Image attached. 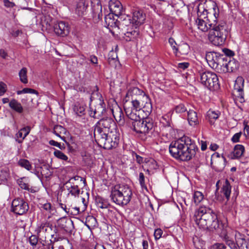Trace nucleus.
Masks as SVG:
<instances>
[{
    "label": "nucleus",
    "mask_w": 249,
    "mask_h": 249,
    "mask_svg": "<svg viewBox=\"0 0 249 249\" xmlns=\"http://www.w3.org/2000/svg\"><path fill=\"white\" fill-rule=\"evenodd\" d=\"M211 249H227V247L221 243H216L212 246Z\"/></svg>",
    "instance_id": "nucleus-49"
},
{
    "label": "nucleus",
    "mask_w": 249,
    "mask_h": 249,
    "mask_svg": "<svg viewBox=\"0 0 249 249\" xmlns=\"http://www.w3.org/2000/svg\"><path fill=\"white\" fill-rule=\"evenodd\" d=\"M148 242L146 240H143L142 241V249H148Z\"/></svg>",
    "instance_id": "nucleus-64"
},
{
    "label": "nucleus",
    "mask_w": 249,
    "mask_h": 249,
    "mask_svg": "<svg viewBox=\"0 0 249 249\" xmlns=\"http://www.w3.org/2000/svg\"><path fill=\"white\" fill-rule=\"evenodd\" d=\"M108 7L110 12L116 16L119 17L122 14L123 6L119 1L110 0Z\"/></svg>",
    "instance_id": "nucleus-21"
},
{
    "label": "nucleus",
    "mask_w": 249,
    "mask_h": 249,
    "mask_svg": "<svg viewBox=\"0 0 249 249\" xmlns=\"http://www.w3.org/2000/svg\"><path fill=\"white\" fill-rule=\"evenodd\" d=\"M57 224L58 227L67 232H70L73 228V225L72 220L69 218L62 217L59 218Z\"/></svg>",
    "instance_id": "nucleus-19"
},
{
    "label": "nucleus",
    "mask_w": 249,
    "mask_h": 249,
    "mask_svg": "<svg viewBox=\"0 0 249 249\" xmlns=\"http://www.w3.org/2000/svg\"><path fill=\"white\" fill-rule=\"evenodd\" d=\"M18 164L28 171L31 170L32 168V164L29 161L24 159H20L18 162Z\"/></svg>",
    "instance_id": "nucleus-38"
},
{
    "label": "nucleus",
    "mask_w": 249,
    "mask_h": 249,
    "mask_svg": "<svg viewBox=\"0 0 249 249\" xmlns=\"http://www.w3.org/2000/svg\"><path fill=\"white\" fill-rule=\"evenodd\" d=\"M145 20V15L141 10H135L133 12L132 21L135 26L138 27L143 24Z\"/></svg>",
    "instance_id": "nucleus-22"
},
{
    "label": "nucleus",
    "mask_w": 249,
    "mask_h": 249,
    "mask_svg": "<svg viewBox=\"0 0 249 249\" xmlns=\"http://www.w3.org/2000/svg\"><path fill=\"white\" fill-rule=\"evenodd\" d=\"M73 110L76 115V121L82 124H86L88 120L85 117V106L77 103L74 106Z\"/></svg>",
    "instance_id": "nucleus-15"
},
{
    "label": "nucleus",
    "mask_w": 249,
    "mask_h": 249,
    "mask_svg": "<svg viewBox=\"0 0 249 249\" xmlns=\"http://www.w3.org/2000/svg\"><path fill=\"white\" fill-rule=\"evenodd\" d=\"M194 219L200 229H216L219 227V221L216 214L209 207L202 206L196 210Z\"/></svg>",
    "instance_id": "nucleus-4"
},
{
    "label": "nucleus",
    "mask_w": 249,
    "mask_h": 249,
    "mask_svg": "<svg viewBox=\"0 0 249 249\" xmlns=\"http://www.w3.org/2000/svg\"><path fill=\"white\" fill-rule=\"evenodd\" d=\"M23 93H31V94H38V93L37 91L35 89L31 88H24L21 90H18L17 91V94L18 95L23 94Z\"/></svg>",
    "instance_id": "nucleus-45"
},
{
    "label": "nucleus",
    "mask_w": 249,
    "mask_h": 249,
    "mask_svg": "<svg viewBox=\"0 0 249 249\" xmlns=\"http://www.w3.org/2000/svg\"><path fill=\"white\" fill-rule=\"evenodd\" d=\"M219 9L215 3H213V8L210 9L205 20L197 18L196 24L198 28L203 31L207 32L209 30V40L215 46H220L225 42L228 30L226 24L222 21H218Z\"/></svg>",
    "instance_id": "nucleus-1"
},
{
    "label": "nucleus",
    "mask_w": 249,
    "mask_h": 249,
    "mask_svg": "<svg viewBox=\"0 0 249 249\" xmlns=\"http://www.w3.org/2000/svg\"><path fill=\"white\" fill-rule=\"evenodd\" d=\"M189 63L187 62L179 63L178 64V68L182 70H185L189 66Z\"/></svg>",
    "instance_id": "nucleus-57"
},
{
    "label": "nucleus",
    "mask_w": 249,
    "mask_h": 249,
    "mask_svg": "<svg viewBox=\"0 0 249 249\" xmlns=\"http://www.w3.org/2000/svg\"><path fill=\"white\" fill-rule=\"evenodd\" d=\"M189 51V46L186 43L179 45L175 52L176 56H179L180 55H186Z\"/></svg>",
    "instance_id": "nucleus-32"
},
{
    "label": "nucleus",
    "mask_w": 249,
    "mask_h": 249,
    "mask_svg": "<svg viewBox=\"0 0 249 249\" xmlns=\"http://www.w3.org/2000/svg\"><path fill=\"white\" fill-rule=\"evenodd\" d=\"M204 198L203 194L199 191L195 192L193 195V200L196 205H198Z\"/></svg>",
    "instance_id": "nucleus-43"
},
{
    "label": "nucleus",
    "mask_w": 249,
    "mask_h": 249,
    "mask_svg": "<svg viewBox=\"0 0 249 249\" xmlns=\"http://www.w3.org/2000/svg\"><path fill=\"white\" fill-rule=\"evenodd\" d=\"M29 208L28 203L21 198L14 199L12 202L11 211L16 214L22 215Z\"/></svg>",
    "instance_id": "nucleus-12"
},
{
    "label": "nucleus",
    "mask_w": 249,
    "mask_h": 249,
    "mask_svg": "<svg viewBox=\"0 0 249 249\" xmlns=\"http://www.w3.org/2000/svg\"><path fill=\"white\" fill-rule=\"evenodd\" d=\"M4 3L5 6L7 7H13L15 6V4L14 2H11L8 0H4Z\"/></svg>",
    "instance_id": "nucleus-59"
},
{
    "label": "nucleus",
    "mask_w": 249,
    "mask_h": 249,
    "mask_svg": "<svg viewBox=\"0 0 249 249\" xmlns=\"http://www.w3.org/2000/svg\"><path fill=\"white\" fill-rule=\"evenodd\" d=\"M10 107L18 113H21L23 111V107L20 103L15 99H12L9 103Z\"/></svg>",
    "instance_id": "nucleus-34"
},
{
    "label": "nucleus",
    "mask_w": 249,
    "mask_h": 249,
    "mask_svg": "<svg viewBox=\"0 0 249 249\" xmlns=\"http://www.w3.org/2000/svg\"><path fill=\"white\" fill-rule=\"evenodd\" d=\"M220 113L218 111L210 109L207 113L206 119L211 124H213L219 118Z\"/></svg>",
    "instance_id": "nucleus-26"
},
{
    "label": "nucleus",
    "mask_w": 249,
    "mask_h": 249,
    "mask_svg": "<svg viewBox=\"0 0 249 249\" xmlns=\"http://www.w3.org/2000/svg\"><path fill=\"white\" fill-rule=\"evenodd\" d=\"M54 31L57 35L64 37L69 34L70 27L68 23L59 21L55 24Z\"/></svg>",
    "instance_id": "nucleus-16"
},
{
    "label": "nucleus",
    "mask_w": 249,
    "mask_h": 249,
    "mask_svg": "<svg viewBox=\"0 0 249 249\" xmlns=\"http://www.w3.org/2000/svg\"><path fill=\"white\" fill-rule=\"evenodd\" d=\"M39 205L40 209L44 213H51L53 211L54 208L50 202L40 203Z\"/></svg>",
    "instance_id": "nucleus-35"
},
{
    "label": "nucleus",
    "mask_w": 249,
    "mask_h": 249,
    "mask_svg": "<svg viewBox=\"0 0 249 249\" xmlns=\"http://www.w3.org/2000/svg\"><path fill=\"white\" fill-rule=\"evenodd\" d=\"M49 229H51L50 224L48 222H44L37 226L36 232L38 236H40L42 233L48 232Z\"/></svg>",
    "instance_id": "nucleus-27"
},
{
    "label": "nucleus",
    "mask_w": 249,
    "mask_h": 249,
    "mask_svg": "<svg viewBox=\"0 0 249 249\" xmlns=\"http://www.w3.org/2000/svg\"><path fill=\"white\" fill-rule=\"evenodd\" d=\"M110 196L114 203L123 206L126 205L130 201L132 192L128 185L119 184L111 188Z\"/></svg>",
    "instance_id": "nucleus-5"
},
{
    "label": "nucleus",
    "mask_w": 249,
    "mask_h": 249,
    "mask_svg": "<svg viewBox=\"0 0 249 249\" xmlns=\"http://www.w3.org/2000/svg\"><path fill=\"white\" fill-rule=\"evenodd\" d=\"M95 141L101 147L106 149H111L116 147L119 142V134L113 131L106 134H100L94 136Z\"/></svg>",
    "instance_id": "nucleus-6"
},
{
    "label": "nucleus",
    "mask_w": 249,
    "mask_h": 249,
    "mask_svg": "<svg viewBox=\"0 0 249 249\" xmlns=\"http://www.w3.org/2000/svg\"><path fill=\"white\" fill-rule=\"evenodd\" d=\"M245 151V148L243 145L241 144H236L232 152L231 156L232 159H237L242 157Z\"/></svg>",
    "instance_id": "nucleus-29"
},
{
    "label": "nucleus",
    "mask_w": 249,
    "mask_h": 249,
    "mask_svg": "<svg viewBox=\"0 0 249 249\" xmlns=\"http://www.w3.org/2000/svg\"><path fill=\"white\" fill-rule=\"evenodd\" d=\"M66 129L64 127L59 125H56L54 126L53 129V133L57 136L60 137L63 140H64L65 137H62L61 135L66 133Z\"/></svg>",
    "instance_id": "nucleus-33"
},
{
    "label": "nucleus",
    "mask_w": 249,
    "mask_h": 249,
    "mask_svg": "<svg viewBox=\"0 0 249 249\" xmlns=\"http://www.w3.org/2000/svg\"><path fill=\"white\" fill-rule=\"evenodd\" d=\"M30 130L31 127L28 126L21 128L16 134L17 137L18 139L21 138V140L18 139L17 141L18 143H21L23 140L29 134Z\"/></svg>",
    "instance_id": "nucleus-28"
},
{
    "label": "nucleus",
    "mask_w": 249,
    "mask_h": 249,
    "mask_svg": "<svg viewBox=\"0 0 249 249\" xmlns=\"http://www.w3.org/2000/svg\"><path fill=\"white\" fill-rule=\"evenodd\" d=\"M231 186L228 179H226L223 185L221 193L226 197L227 199L229 200L231 193Z\"/></svg>",
    "instance_id": "nucleus-30"
},
{
    "label": "nucleus",
    "mask_w": 249,
    "mask_h": 249,
    "mask_svg": "<svg viewBox=\"0 0 249 249\" xmlns=\"http://www.w3.org/2000/svg\"><path fill=\"white\" fill-rule=\"evenodd\" d=\"M96 202L97 207L101 209H106L109 206L107 201L103 198L98 197L96 199Z\"/></svg>",
    "instance_id": "nucleus-39"
},
{
    "label": "nucleus",
    "mask_w": 249,
    "mask_h": 249,
    "mask_svg": "<svg viewBox=\"0 0 249 249\" xmlns=\"http://www.w3.org/2000/svg\"><path fill=\"white\" fill-rule=\"evenodd\" d=\"M200 144H201V149L202 151L205 150L207 149V147L206 142L201 141Z\"/></svg>",
    "instance_id": "nucleus-62"
},
{
    "label": "nucleus",
    "mask_w": 249,
    "mask_h": 249,
    "mask_svg": "<svg viewBox=\"0 0 249 249\" xmlns=\"http://www.w3.org/2000/svg\"><path fill=\"white\" fill-rule=\"evenodd\" d=\"M126 32L124 33V37L127 41H133L139 37L140 32L138 27L135 26L132 31H130L129 29H126Z\"/></svg>",
    "instance_id": "nucleus-23"
},
{
    "label": "nucleus",
    "mask_w": 249,
    "mask_h": 249,
    "mask_svg": "<svg viewBox=\"0 0 249 249\" xmlns=\"http://www.w3.org/2000/svg\"><path fill=\"white\" fill-rule=\"evenodd\" d=\"M7 89V86L3 82H0V96L4 94Z\"/></svg>",
    "instance_id": "nucleus-55"
},
{
    "label": "nucleus",
    "mask_w": 249,
    "mask_h": 249,
    "mask_svg": "<svg viewBox=\"0 0 249 249\" xmlns=\"http://www.w3.org/2000/svg\"><path fill=\"white\" fill-rule=\"evenodd\" d=\"M87 7L85 0H80L76 4L75 13L79 16H82L86 12Z\"/></svg>",
    "instance_id": "nucleus-25"
},
{
    "label": "nucleus",
    "mask_w": 249,
    "mask_h": 249,
    "mask_svg": "<svg viewBox=\"0 0 249 249\" xmlns=\"http://www.w3.org/2000/svg\"><path fill=\"white\" fill-rule=\"evenodd\" d=\"M27 73V69L25 67L22 68L19 71L18 75L19 77L20 81L23 84H27L28 83Z\"/></svg>",
    "instance_id": "nucleus-37"
},
{
    "label": "nucleus",
    "mask_w": 249,
    "mask_h": 249,
    "mask_svg": "<svg viewBox=\"0 0 249 249\" xmlns=\"http://www.w3.org/2000/svg\"><path fill=\"white\" fill-rule=\"evenodd\" d=\"M117 131L115 128V123L113 120L108 117L100 119L95 126L94 136L100 134L105 135L107 133Z\"/></svg>",
    "instance_id": "nucleus-8"
},
{
    "label": "nucleus",
    "mask_w": 249,
    "mask_h": 249,
    "mask_svg": "<svg viewBox=\"0 0 249 249\" xmlns=\"http://www.w3.org/2000/svg\"><path fill=\"white\" fill-rule=\"evenodd\" d=\"M144 96H148L141 89L137 87L130 89L124 97V100H132V99L142 98Z\"/></svg>",
    "instance_id": "nucleus-17"
},
{
    "label": "nucleus",
    "mask_w": 249,
    "mask_h": 249,
    "mask_svg": "<svg viewBox=\"0 0 249 249\" xmlns=\"http://www.w3.org/2000/svg\"><path fill=\"white\" fill-rule=\"evenodd\" d=\"M120 22V25L125 28L129 26H135L132 21V19L129 16H125Z\"/></svg>",
    "instance_id": "nucleus-36"
},
{
    "label": "nucleus",
    "mask_w": 249,
    "mask_h": 249,
    "mask_svg": "<svg viewBox=\"0 0 249 249\" xmlns=\"http://www.w3.org/2000/svg\"><path fill=\"white\" fill-rule=\"evenodd\" d=\"M54 155L57 158L65 161H67L68 159V157L66 155H65L62 151L58 150L54 151Z\"/></svg>",
    "instance_id": "nucleus-46"
},
{
    "label": "nucleus",
    "mask_w": 249,
    "mask_h": 249,
    "mask_svg": "<svg viewBox=\"0 0 249 249\" xmlns=\"http://www.w3.org/2000/svg\"><path fill=\"white\" fill-rule=\"evenodd\" d=\"M83 182H85V180L83 178L78 176L71 178L66 183V187L69 194L71 196L77 197L80 194V189L79 186Z\"/></svg>",
    "instance_id": "nucleus-11"
},
{
    "label": "nucleus",
    "mask_w": 249,
    "mask_h": 249,
    "mask_svg": "<svg viewBox=\"0 0 249 249\" xmlns=\"http://www.w3.org/2000/svg\"><path fill=\"white\" fill-rule=\"evenodd\" d=\"M169 149L170 153L174 158L182 161H188L195 156L197 148L190 138L183 137L172 142Z\"/></svg>",
    "instance_id": "nucleus-2"
},
{
    "label": "nucleus",
    "mask_w": 249,
    "mask_h": 249,
    "mask_svg": "<svg viewBox=\"0 0 249 249\" xmlns=\"http://www.w3.org/2000/svg\"><path fill=\"white\" fill-rule=\"evenodd\" d=\"M142 118L139 115V119L132 120L133 130L138 133L146 134L153 132L155 130L156 124L154 121L148 117Z\"/></svg>",
    "instance_id": "nucleus-7"
},
{
    "label": "nucleus",
    "mask_w": 249,
    "mask_h": 249,
    "mask_svg": "<svg viewBox=\"0 0 249 249\" xmlns=\"http://www.w3.org/2000/svg\"><path fill=\"white\" fill-rule=\"evenodd\" d=\"M223 52L225 54V55H223L224 57H231V56L234 55V52L228 49H223Z\"/></svg>",
    "instance_id": "nucleus-52"
},
{
    "label": "nucleus",
    "mask_w": 249,
    "mask_h": 249,
    "mask_svg": "<svg viewBox=\"0 0 249 249\" xmlns=\"http://www.w3.org/2000/svg\"><path fill=\"white\" fill-rule=\"evenodd\" d=\"M233 203L232 204L231 206H229V204L226 203L225 207V209L228 212H230L232 210L233 208Z\"/></svg>",
    "instance_id": "nucleus-63"
},
{
    "label": "nucleus",
    "mask_w": 249,
    "mask_h": 249,
    "mask_svg": "<svg viewBox=\"0 0 249 249\" xmlns=\"http://www.w3.org/2000/svg\"><path fill=\"white\" fill-rule=\"evenodd\" d=\"M224 58L225 57H224L223 55L213 52L207 53L205 56L206 60L209 66L219 72L223 65Z\"/></svg>",
    "instance_id": "nucleus-10"
},
{
    "label": "nucleus",
    "mask_w": 249,
    "mask_h": 249,
    "mask_svg": "<svg viewBox=\"0 0 249 249\" xmlns=\"http://www.w3.org/2000/svg\"><path fill=\"white\" fill-rule=\"evenodd\" d=\"M133 156L134 158L135 157L136 160L138 163L141 164L143 162V158L137 155L136 153L133 154Z\"/></svg>",
    "instance_id": "nucleus-56"
},
{
    "label": "nucleus",
    "mask_w": 249,
    "mask_h": 249,
    "mask_svg": "<svg viewBox=\"0 0 249 249\" xmlns=\"http://www.w3.org/2000/svg\"><path fill=\"white\" fill-rule=\"evenodd\" d=\"M144 167H148V169H147V171L149 172L150 170L156 169L157 167V164L156 161L154 160L151 159L147 161H145Z\"/></svg>",
    "instance_id": "nucleus-44"
},
{
    "label": "nucleus",
    "mask_w": 249,
    "mask_h": 249,
    "mask_svg": "<svg viewBox=\"0 0 249 249\" xmlns=\"http://www.w3.org/2000/svg\"><path fill=\"white\" fill-rule=\"evenodd\" d=\"M223 65L220 72H231L235 71L239 67V64L237 61L232 57L224 58Z\"/></svg>",
    "instance_id": "nucleus-14"
},
{
    "label": "nucleus",
    "mask_w": 249,
    "mask_h": 249,
    "mask_svg": "<svg viewBox=\"0 0 249 249\" xmlns=\"http://www.w3.org/2000/svg\"><path fill=\"white\" fill-rule=\"evenodd\" d=\"M139 182L142 187H145L144 176L142 173H140L139 174Z\"/></svg>",
    "instance_id": "nucleus-54"
},
{
    "label": "nucleus",
    "mask_w": 249,
    "mask_h": 249,
    "mask_svg": "<svg viewBox=\"0 0 249 249\" xmlns=\"http://www.w3.org/2000/svg\"><path fill=\"white\" fill-rule=\"evenodd\" d=\"M49 144L50 145H51L55 146H56V147H58L61 148V147H60V146H61L60 143L58 142H55L54 140H50L49 141Z\"/></svg>",
    "instance_id": "nucleus-61"
},
{
    "label": "nucleus",
    "mask_w": 249,
    "mask_h": 249,
    "mask_svg": "<svg viewBox=\"0 0 249 249\" xmlns=\"http://www.w3.org/2000/svg\"><path fill=\"white\" fill-rule=\"evenodd\" d=\"M223 239L226 242V244L231 249H237L238 247L236 244V242L234 243L232 240H231L230 237L228 236V235L225 234L223 236Z\"/></svg>",
    "instance_id": "nucleus-40"
},
{
    "label": "nucleus",
    "mask_w": 249,
    "mask_h": 249,
    "mask_svg": "<svg viewBox=\"0 0 249 249\" xmlns=\"http://www.w3.org/2000/svg\"><path fill=\"white\" fill-rule=\"evenodd\" d=\"M106 112V104L103 100H99L94 107H89V115L94 118L99 119L105 115Z\"/></svg>",
    "instance_id": "nucleus-13"
},
{
    "label": "nucleus",
    "mask_w": 249,
    "mask_h": 249,
    "mask_svg": "<svg viewBox=\"0 0 249 249\" xmlns=\"http://www.w3.org/2000/svg\"><path fill=\"white\" fill-rule=\"evenodd\" d=\"M108 62L111 67H116L119 63L117 54L113 51H110L108 53Z\"/></svg>",
    "instance_id": "nucleus-31"
},
{
    "label": "nucleus",
    "mask_w": 249,
    "mask_h": 249,
    "mask_svg": "<svg viewBox=\"0 0 249 249\" xmlns=\"http://www.w3.org/2000/svg\"><path fill=\"white\" fill-rule=\"evenodd\" d=\"M242 135V132H240L235 133L232 137L231 141L234 143H236L239 142L240 138Z\"/></svg>",
    "instance_id": "nucleus-51"
},
{
    "label": "nucleus",
    "mask_w": 249,
    "mask_h": 249,
    "mask_svg": "<svg viewBox=\"0 0 249 249\" xmlns=\"http://www.w3.org/2000/svg\"><path fill=\"white\" fill-rule=\"evenodd\" d=\"M187 110L186 108L183 104H179L175 108V111L176 113H181Z\"/></svg>",
    "instance_id": "nucleus-48"
},
{
    "label": "nucleus",
    "mask_w": 249,
    "mask_h": 249,
    "mask_svg": "<svg viewBox=\"0 0 249 249\" xmlns=\"http://www.w3.org/2000/svg\"><path fill=\"white\" fill-rule=\"evenodd\" d=\"M89 60L93 64L97 65L98 64V58L95 55H90Z\"/></svg>",
    "instance_id": "nucleus-58"
},
{
    "label": "nucleus",
    "mask_w": 249,
    "mask_h": 249,
    "mask_svg": "<svg viewBox=\"0 0 249 249\" xmlns=\"http://www.w3.org/2000/svg\"><path fill=\"white\" fill-rule=\"evenodd\" d=\"M162 234V231L160 229H157L155 230L154 237L156 240L159 239Z\"/></svg>",
    "instance_id": "nucleus-53"
},
{
    "label": "nucleus",
    "mask_w": 249,
    "mask_h": 249,
    "mask_svg": "<svg viewBox=\"0 0 249 249\" xmlns=\"http://www.w3.org/2000/svg\"><path fill=\"white\" fill-rule=\"evenodd\" d=\"M113 116L117 122L121 124H123L124 123V114L122 110L120 109L118 111L114 113L113 112Z\"/></svg>",
    "instance_id": "nucleus-41"
},
{
    "label": "nucleus",
    "mask_w": 249,
    "mask_h": 249,
    "mask_svg": "<svg viewBox=\"0 0 249 249\" xmlns=\"http://www.w3.org/2000/svg\"><path fill=\"white\" fill-rule=\"evenodd\" d=\"M235 240L237 249H249V241L246 240V236L238 231H235Z\"/></svg>",
    "instance_id": "nucleus-18"
},
{
    "label": "nucleus",
    "mask_w": 249,
    "mask_h": 249,
    "mask_svg": "<svg viewBox=\"0 0 249 249\" xmlns=\"http://www.w3.org/2000/svg\"><path fill=\"white\" fill-rule=\"evenodd\" d=\"M244 79L242 77H238L235 82L234 86V92L236 94L237 97L241 99L244 98Z\"/></svg>",
    "instance_id": "nucleus-20"
},
{
    "label": "nucleus",
    "mask_w": 249,
    "mask_h": 249,
    "mask_svg": "<svg viewBox=\"0 0 249 249\" xmlns=\"http://www.w3.org/2000/svg\"><path fill=\"white\" fill-rule=\"evenodd\" d=\"M17 183L21 189L28 191L29 190V185L26 178L24 177L18 179L17 180Z\"/></svg>",
    "instance_id": "nucleus-42"
},
{
    "label": "nucleus",
    "mask_w": 249,
    "mask_h": 249,
    "mask_svg": "<svg viewBox=\"0 0 249 249\" xmlns=\"http://www.w3.org/2000/svg\"><path fill=\"white\" fill-rule=\"evenodd\" d=\"M38 235H32L29 238V242L31 246L34 248L36 246L38 241Z\"/></svg>",
    "instance_id": "nucleus-47"
},
{
    "label": "nucleus",
    "mask_w": 249,
    "mask_h": 249,
    "mask_svg": "<svg viewBox=\"0 0 249 249\" xmlns=\"http://www.w3.org/2000/svg\"><path fill=\"white\" fill-rule=\"evenodd\" d=\"M187 119L191 126H195L199 124L197 113L193 110L189 109L188 111Z\"/></svg>",
    "instance_id": "nucleus-24"
},
{
    "label": "nucleus",
    "mask_w": 249,
    "mask_h": 249,
    "mask_svg": "<svg viewBox=\"0 0 249 249\" xmlns=\"http://www.w3.org/2000/svg\"><path fill=\"white\" fill-rule=\"evenodd\" d=\"M0 56L3 59H6L8 56L7 53L3 49H0Z\"/></svg>",
    "instance_id": "nucleus-60"
},
{
    "label": "nucleus",
    "mask_w": 249,
    "mask_h": 249,
    "mask_svg": "<svg viewBox=\"0 0 249 249\" xmlns=\"http://www.w3.org/2000/svg\"><path fill=\"white\" fill-rule=\"evenodd\" d=\"M168 42L173 50L174 53H175V52H176V49H177L178 47L177 46V44L176 41H175L174 38L170 37L169 38Z\"/></svg>",
    "instance_id": "nucleus-50"
},
{
    "label": "nucleus",
    "mask_w": 249,
    "mask_h": 249,
    "mask_svg": "<svg viewBox=\"0 0 249 249\" xmlns=\"http://www.w3.org/2000/svg\"><path fill=\"white\" fill-rule=\"evenodd\" d=\"M200 80L202 84L212 90L217 89L219 88L217 75L214 72L207 71L199 73Z\"/></svg>",
    "instance_id": "nucleus-9"
},
{
    "label": "nucleus",
    "mask_w": 249,
    "mask_h": 249,
    "mask_svg": "<svg viewBox=\"0 0 249 249\" xmlns=\"http://www.w3.org/2000/svg\"><path fill=\"white\" fill-rule=\"evenodd\" d=\"M124 108L126 115L131 120L139 119V115L142 112L145 113V116H147L152 109L148 96L124 100Z\"/></svg>",
    "instance_id": "nucleus-3"
}]
</instances>
